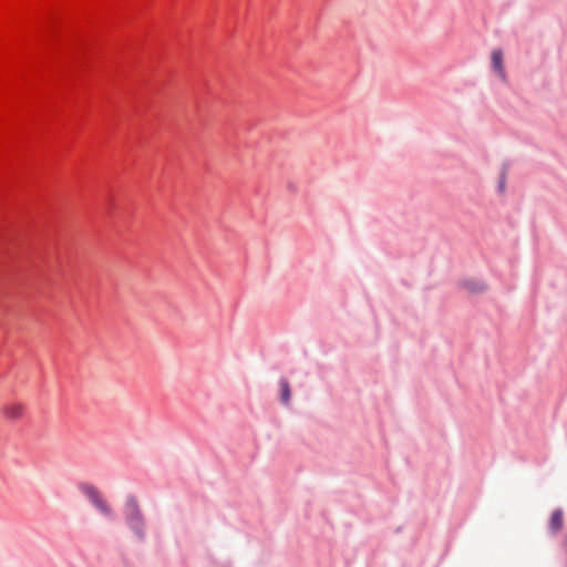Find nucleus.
Returning a JSON list of instances; mask_svg holds the SVG:
<instances>
[{"label": "nucleus", "mask_w": 567, "mask_h": 567, "mask_svg": "<svg viewBox=\"0 0 567 567\" xmlns=\"http://www.w3.org/2000/svg\"><path fill=\"white\" fill-rule=\"evenodd\" d=\"M280 389H281V401L284 403H289L290 400V385L289 382L286 379H281L280 382Z\"/></svg>", "instance_id": "6"}, {"label": "nucleus", "mask_w": 567, "mask_h": 567, "mask_svg": "<svg viewBox=\"0 0 567 567\" xmlns=\"http://www.w3.org/2000/svg\"><path fill=\"white\" fill-rule=\"evenodd\" d=\"M124 514L127 525L140 539H143L145 535V522L138 502L134 496L126 498Z\"/></svg>", "instance_id": "1"}, {"label": "nucleus", "mask_w": 567, "mask_h": 567, "mask_svg": "<svg viewBox=\"0 0 567 567\" xmlns=\"http://www.w3.org/2000/svg\"><path fill=\"white\" fill-rule=\"evenodd\" d=\"M504 54L501 49H494L491 54L492 68L497 73V75L505 81L506 73L503 63Z\"/></svg>", "instance_id": "4"}, {"label": "nucleus", "mask_w": 567, "mask_h": 567, "mask_svg": "<svg viewBox=\"0 0 567 567\" xmlns=\"http://www.w3.org/2000/svg\"><path fill=\"white\" fill-rule=\"evenodd\" d=\"M0 413L9 421H19L24 416L25 405L18 401L8 402L1 406Z\"/></svg>", "instance_id": "3"}, {"label": "nucleus", "mask_w": 567, "mask_h": 567, "mask_svg": "<svg viewBox=\"0 0 567 567\" xmlns=\"http://www.w3.org/2000/svg\"><path fill=\"white\" fill-rule=\"evenodd\" d=\"M82 493L90 499V502L100 511L102 515L109 518L114 517L113 509L107 504V502L102 497L101 493L96 487L90 484H84L81 486Z\"/></svg>", "instance_id": "2"}, {"label": "nucleus", "mask_w": 567, "mask_h": 567, "mask_svg": "<svg viewBox=\"0 0 567 567\" xmlns=\"http://www.w3.org/2000/svg\"><path fill=\"white\" fill-rule=\"evenodd\" d=\"M564 526V517L561 509H555L550 516L549 529L553 534H557Z\"/></svg>", "instance_id": "5"}]
</instances>
